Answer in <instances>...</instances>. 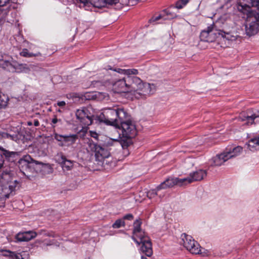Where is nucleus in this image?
Here are the masks:
<instances>
[{
	"instance_id": "f257e3e1",
	"label": "nucleus",
	"mask_w": 259,
	"mask_h": 259,
	"mask_svg": "<svg viewBox=\"0 0 259 259\" xmlns=\"http://www.w3.org/2000/svg\"><path fill=\"white\" fill-rule=\"evenodd\" d=\"M117 71L126 76L118 79L113 83V88L116 92L131 93L136 98H144L155 92L156 89L154 84L144 83L139 77L131 76L138 74L137 69H118Z\"/></svg>"
},
{
	"instance_id": "f03ea898",
	"label": "nucleus",
	"mask_w": 259,
	"mask_h": 259,
	"mask_svg": "<svg viewBox=\"0 0 259 259\" xmlns=\"http://www.w3.org/2000/svg\"><path fill=\"white\" fill-rule=\"evenodd\" d=\"M248 1V4L238 3L237 7L239 11L247 15L245 32L247 35L252 36L259 30V0Z\"/></svg>"
},
{
	"instance_id": "7ed1b4c3",
	"label": "nucleus",
	"mask_w": 259,
	"mask_h": 259,
	"mask_svg": "<svg viewBox=\"0 0 259 259\" xmlns=\"http://www.w3.org/2000/svg\"><path fill=\"white\" fill-rule=\"evenodd\" d=\"M128 115L125 119L121 120L118 125L115 127L116 129H118L119 131H118V137L120 138V140L117 139H110L109 141L111 142V143H107L108 145H112L113 143L120 144L124 150V152L125 155L129 154L127 149L132 144L131 139L134 138L137 133L135 124L131 120H128Z\"/></svg>"
},
{
	"instance_id": "20e7f679",
	"label": "nucleus",
	"mask_w": 259,
	"mask_h": 259,
	"mask_svg": "<svg viewBox=\"0 0 259 259\" xmlns=\"http://www.w3.org/2000/svg\"><path fill=\"white\" fill-rule=\"evenodd\" d=\"M127 116L128 113L124 108L115 106L112 108L105 109L100 114L99 118L101 121L115 127L118 125L121 120L125 119Z\"/></svg>"
},
{
	"instance_id": "39448f33",
	"label": "nucleus",
	"mask_w": 259,
	"mask_h": 259,
	"mask_svg": "<svg viewBox=\"0 0 259 259\" xmlns=\"http://www.w3.org/2000/svg\"><path fill=\"white\" fill-rule=\"evenodd\" d=\"M18 185V182L13 180L10 171L6 170L0 174V194L5 200L13 195Z\"/></svg>"
},
{
	"instance_id": "423d86ee",
	"label": "nucleus",
	"mask_w": 259,
	"mask_h": 259,
	"mask_svg": "<svg viewBox=\"0 0 259 259\" xmlns=\"http://www.w3.org/2000/svg\"><path fill=\"white\" fill-rule=\"evenodd\" d=\"M0 67L10 72H24L27 73L34 70L36 67L33 65L28 66L26 64H18L13 61L12 58L6 54L0 55Z\"/></svg>"
},
{
	"instance_id": "0eeeda50",
	"label": "nucleus",
	"mask_w": 259,
	"mask_h": 259,
	"mask_svg": "<svg viewBox=\"0 0 259 259\" xmlns=\"http://www.w3.org/2000/svg\"><path fill=\"white\" fill-rule=\"evenodd\" d=\"M217 34L219 35H221L222 37L226 38L227 39H232V37H235V36L231 35L230 32H226L221 30H215L214 27L212 25H210L207 28L206 30L201 31L200 38L201 41L212 42L217 37Z\"/></svg>"
},
{
	"instance_id": "6e6552de",
	"label": "nucleus",
	"mask_w": 259,
	"mask_h": 259,
	"mask_svg": "<svg viewBox=\"0 0 259 259\" xmlns=\"http://www.w3.org/2000/svg\"><path fill=\"white\" fill-rule=\"evenodd\" d=\"M180 243L182 244L187 250L192 254H200L203 256L205 254L202 252V249L199 244L195 241L190 235L183 233L181 236Z\"/></svg>"
},
{
	"instance_id": "1a4fd4ad",
	"label": "nucleus",
	"mask_w": 259,
	"mask_h": 259,
	"mask_svg": "<svg viewBox=\"0 0 259 259\" xmlns=\"http://www.w3.org/2000/svg\"><path fill=\"white\" fill-rule=\"evenodd\" d=\"M76 116L83 125L86 126L92 124L94 116L90 110L86 108L77 109Z\"/></svg>"
},
{
	"instance_id": "9d476101",
	"label": "nucleus",
	"mask_w": 259,
	"mask_h": 259,
	"mask_svg": "<svg viewBox=\"0 0 259 259\" xmlns=\"http://www.w3.org/2000/svg\"><path fill=\"white\" fill-rule=\"evenodd\" d=\"M54 136L56 141L60 142L59 145L61 146H71L75 144L78 139V136L76 134L62 135L55 133Z\"/></svg>"
},
{
	"instance_id": "9b49d317",
	"label": "nucleus",
	"mask_w": 259,
	"mask_h": 259,
	"mask_svg": "<svg viewBox=\"0 0 259 259\" xmlns=\"http://www.w3.org/2000/svg\"><path fill=\"white\" fill-rule=\"evenodd\" d=\"M137 244H142L140 250L147 256H151L152 255L153 251L152 248V243L147 236H145L138 239Z\"/></svg>"
},
{
	"instance_id": "f8f14e48",
	"label": "nucleus",
	"mask_w": 259,
	"mask_h": 259,
	"mask_svg": "<svg viewBox=\"0 0 259 259\" xmlns=\"http://www.w3.org/2000/svg\"><path fill=\"white\" fill-rule=\"evenodd\" d=\"M56 161L60 164L63 170H70L73 166V162L66 158L62 153L58 154L56 156Z\"/></svg>"
},
{
	"instance_id": "ddd939ff",
	"label": "nucleus",
	"mask_w": 259,
	"mask_h": 259,
	"mask_svg": "<svg viewBox=\"0 0 259 259\" xmlns=\"http://www.w3.org/2000/svg\"><path fill=\"white\" fill-rule=\"evenodd\" d=\"M95 155L97 161L103 162L104 163L106 159L110 156V153L106 148L99 145L95 152Z\"/></svg>"
},
{
	"instance_id": "4468645a",
	"label": "nucleus",
	"mask_w": 259,
	"mask_h": 259,
	"mask_svg": "<svg viewBox=\"0 0 259 259\" xmlns=\"http://www.w3.org/2000/svg\"><path fill=\"white\" fill-rule=\"evenodd\" d=\"M142 222L140 220H136L134 223L133 235L132 239L135 242H138V239L146 236L141 229Z\"/></svg>"
},
{
	"instance_id": "2eb2a0df",
	"label": "nucleus",
	"mask_w": 259,
	"mask_h": 259,
	"mask_svg": "<svg viewBox=\"0 0 259 259\" xmlns=\"http://www.w3.org/2000/svg\"><path fill=\"white\" fill-rule=\"evenodd\" d=\"M1 254L5 256H8L12 259H27L28 254L25 252L16 253L7 250H1Z\"/></svg>"
},
{
	"instance_id": "dca6fc26",
	"label": "nucleus",
	"mask_w": 259,
	"mask_h": 259,
	"mask_svg": "<svg viewBox=\"0 0 259 259\" xmlns=\"http://www.w3.org/2000/svg\"><path fill=\"white\" fill-rule=\"evenodd\" d=\"M207 175V172L205 170L199 169L193 171L189 174V177L191 183L200 181L203 180Z\"/></svg>"
},
{
	"instance_id": "f3484780",
	"label": "nucleus",
	"mask_w": 259,
	"mask_h": 259,
	"mask_svg": "<svg viewBox=\"0 0 259 259\" xmlns=\"http://www.w3.org/2000/svg\"><path fill=\"white\" fill-rule=\"evenodd\" d=\"M36 236V232L29 231L19 232L16 235V239L19 241H28L34 238Z\"/></svg>"
},
{
	"instance_id": "a211bd4d",
	"label": "nucleus",
	"mask_w": 259,
	"mask_h": 259,
	"mask_svg": "<svg viewBox=\"0 0 259 259\" xmlns=\"http://www.w3.org/2000/svg\"><path fill=\"white\" fill-rule=\"evenodd\" d=\"M242 151V148L240 146H237L233 148H227L224 151L228 159L235 157L239 155Z\"/></svg>"
},
{
	"instance_id": "6ab92c4d",
	"label": "nucleus",
	"mask_w": 259,
	"mask_h": 259,
	"mask_svg": "<svg viewBox=\"0 0 259 259\" xmlns=\"http://www.w3.org/2000/svg\"><path fill=\"white\" fill-rule=\"evenodd\" d=\"M228 160H229V159L226 153L224 152L212 158V163L211 164L214 166H221Z\"/></svg>"
},
{
	"instance_id": "aec40b11",
	"label": "nucleus",
	"mask_w": 259,
	"mask_h": 259,
	"mask_svg": "<svg viewBox=\"0 0 259 259\" xmlns=\"http://www.w3.org/2000/svg\"><path fill=\"white\" fill-rule=\"evenodd\" d=\"M177 182L175 178H169L165 181L161 183L157 187V189L160 190L168 188H171L175 185H177Z\"/></svg>"
},
{
	"instance_id": "412c9836",
	"label": "nucleus",
	"mask_w": 259,
	"mask_h": 259,
	"mask_svg": "<svg viewBox=\"0 0 259 259\" xmlns=\"http://www.w3.org/2000/svg\"><path fill=\"white\" fill-rule=\"evenodd\" d=\"M243 121H246V124H252L253 123L256 124L259 122V110L257 111L255 113L249 115L245 116L242 118Z\"/></svg>"
},
{
	"instance_id": "4be33fe9",
	"label": "nucleus",
	"mask_w": 259,
	"mask_h": 259,
	"mask_svg": "<svg viewBox=\"0 0 259 259\" xmlns=\"http://www.w3.org/2000/svg\"><path fill=\"white\" fill-rule=\"evenodd\" d=\"M176 9L174 6H171L169 8L162 11L163 15V20H170L177 17V14L173 11V10Z\"/></svg>"
},
{
	"instance_id": "5701e85b",
	"label": "nucleus",
	"mask_w": 259,
	"mask_h": 259,
	"mask_svg": "<svg viewBox=\"0 0 259 259\" xmlns=\"http://www.w3.org/2000/svg\"><path fill=\"white\" fill-rule=\"evenodd\" d=\"M0 150L3 151V155L5 156L6 158L10 162H14L17 159L19 154L16 152H10L8 150H4L3 148L0 147Z\"/></svg>"
},
{
	"instance_id": "b1692460",
	"label": "nucleus",
	"mask_w": 259,
	"mask_h": 259,
	"mask_svg": "<svg viewBox=\"0 0 259 259\" xmlns=\"http://www.w3.org/2000/svg\"><path fill=\"white\" fill-rule=\"evenodd\" d=\"M99 146V145L96 144L90 139L87 138L84 139V146L88 152H95L97 147Z\"/></svg>"
},
{
	"instance_id": "393cba45",
	"label": "nucleus",
	"mask_w": 259,
	"mask_h": 259,
	"mask_svg": "<svg viewBox=\"0 0 259 259\" xmlns=\"http://www.w3.org/2000/svg\"><path fill=\"white\" fill-rule=\"evenodd\" d=\"M246 145L248 149L253 151L256 146L259 147V136L250 139Z\"/></svg>"
},
{
	"instance_id": "a878e982",
	"label": "nucleus",
	"mask_w": 259,
	"mask_h": 259,
	"mask_svg": "<svg viewBox=\"0 0 259 259\" xmlns=\"http://www.w3.org/2000/svg\"><path fill=\"white\" fill-rule=\"evenodd\" d=\"M74 3L79 8H84L85 10H88L90 3L89 0H73Z\"/></svg>"
},
{
	"instance_id": "bb28decb",
	"label": "nucleus",
	"mask_w": 259,
	"mask_h": 259,
	"mask_svg": "<svg viewBox=\"0 0 259 259\" xmlns=\"http://www.w3.org/2000/svg\"><path fill=\"white\" fill-rule=\"evenodd\" d=\"M35 161L33 159L28 155L23 156V157L19 160L20 164L28 166V164L32 163Z\"/></svg>"
},
{
	"instance_id": "cd10ccee",
	"label": "nucleus",
	"mask_w": 259,
	"mask_h": 259,
	"mask_svg": "<svg viewBox=\"0 0 259 259\" xmlns=\"http://www.w3.org/2000/svg\"><path fill=\"white\" fill-rule=\"evenodd\" d=\"M176 181L177 182V185L179 186H183L188 184L191 183V181L190 180L189 176L186 178L180 179L178 178H175Z\"/></svg>"
},
{
	"instance_id": "c85d7f7f",
	"label": "nucleus",
	"mask_w": 259,
	"mask_h": 259,
	"mask_svg": "<svg viewBox=\"0 0 259 259\" xmlns=\"http://www.w3.org/2000/svg\"><path fill=\"white\" fill-rule=\"evenodd\" d=\"M190 0H178L175 5H173L177 9H182L189 2Z\"/></svg>"
},
{
	"instance_id": "c756f323",
	"label": "nucleus",
	"mask_w": 259,
	"mask_h": 259,
	"mask_svg": "<svg viewBox=\"0 0 259 259\" xmlns=\"http://www.w3.org/2000/svg\"><path fill=\"white\" fill-rule=\"evenodd\" d=\"M92 2L94 6L97 8L104 7L108 5L106 0H92Z\"/></svg>"
},
{
	"instance_id": "7c9ffc66",
	"label": "nucleus",
	"mask_w": 259,
	"mask_h": 259,
	"mask_svg": "<svg viewBox=\"0 0 259 259\" xmlns=\"http://www.w3.org/2000/svg\"><path fill=\"white\" fill-rule=\"evenodd\" d=\"M9 98L5 95H2L0 96V108H3L7 106Z\"/></svg>"
},
{
	"instance_id": "2f4dec72",
	"label": "nucleus",
	"mask_w": 259,
	"mask_h": 259,
	"mask_svg": "<svg viewBox=\"0 0 259 259\" xmlns=\"http://www.w3.org/2000/svg\"><path fill=\"white\" fill-rule=\"evenodd\" d=\"M125 226V222L122 219H118L112 225V227L115 229L119 228L121 226Z\"/></svg>"
},
{
	"instance_id": "473e14b6",
	"label": "nucleus",
	"mask_w": 259,
	"mask_h": 259,
	"mask_svg": "<svg viewBox=\"0 0 259 259\" xmlns=\"http://www.w3.org/2000/svg\"><path fill=\"white\" fill-rule=\"evenodd\" d=\"M20 55L25 57H32L38 56L37 54H34L29 53L27 49H23L20 53Z\"/></svg>"
},
{
	"instance_id": "72a5a7b5",
	"label": "nucleus",
	"mask_w": 259,
	"mask_h": 259,
	"mask_svg": "<svg viewBox=\"0 0 259 259\" xmlns=\"http://www.w3.org/2000/svg\"><path fill=\"white\" fill-rule=\"evenodd\" d=\"M160 19H163V15L162 12L160 15H159L158 16H154L153 17H152L150 20V22L151 23H152V22H156L157 21H158V20H159Z\"/></svg>"
},
{
	"instance_id": "f704fd0d",
	"label": "nucleus",
	"mask_w": 259,
	"mask_h": 259,
	"mask_svg": "<svg viewBox=\"0 0 259 259\" xmlns=\"http://www.w3.org/2000/svg\"><path fill=\"white\" fill-rule=\"evenodd\" d=\"M158 191L157 188L155 189L151 190L148 192L147 196L150 198H152L157 195V192Z\"/></svg>"
},
{
	"instance_id": "c9c22d12",
	"label": "nucleus",
	"mask_w": 259,
	"mask_h": 259,
	"mask_svg": "<svg viewBox=\"0 0 259 259\" xmlns=\"http://www.w3.org/2000/svg\"><path fill=\"white\" fill-rule=\"evenodd\" d=\"M89 133L91 137L93 138L96 140H98L99 135L96 132L90 131Z\"/></svg>"
},
{
	"instance_id": "e433bc0d",
	"label": "nucleus",
	"mask_w": 259,
	"mask_h": 259,
	"mask_svg": "<svg viewBox=\"0 0 259 259\" xmlns=\"http://www.w3.org/2000/svg\"><path fill=\"white\" fill-rule=\"evenodd\" d=\"M134 219V217L133 215V214H131V213H128V214H127L126 215H125L123 217V220L124 221V220H132L133 219Z\"/></svg>"
},
{
	"instance_id": "4c0bfd02",
	"label": "nucleus",
	"mask_w": 259,
	"mask_h": 259,
	"mask_svg": "<svg viewBox=\"0 0 259 259\" xmlns=\"http://www.w3.org/2000/svg\"><path fill=\"white\" fill-rule=\"evenodd\" d=\"M61 119H58L56 116H55L52 120V124L53 126H54V124H56L57 122H61Z\"/></svg>"
},
{
	"instance_id": "58836bf2",
	"label": "nucleus",
	"mask_w": 259,
	"mask_h": 259,
	"mask_svg": "<svg viewBox=\"0 0 259 259\" xmlns=\"http://www.w3.org/2000/svg\"><path fill=\"white\" fill-rule=\"evenodd\" d=\"M108 5H112L117 4L119 0H106Z\"/></svg>"
},
{
	"instance_id": "ea45409f",
	"label": "nucleus",
	"mask_w": 259,
	"mask_h": 259,
	"mask_svg": "<svg viewBox=\"0 0 259 259\" xmlns=\"http://www.w3.org/2000/svg\"><path fill=\"white\" fill-rule=\"evenodd\" d=\"M0 136H1L3 138H12V136L9 135L8 134L4 132L1 133L0 132Z\"/></svg>"
},
{
	"instance_id": "a19ab883",
	"label": "nucleus",
	"mask_w": 259,
	"mask_h": 259,
	"mask_svg": "<svg viewBox=\"0 0 259 259\" xmlns=\"http://www.w3.org/2000/svg\"><path fill=\"white\" fill-rule=\"evenodd\" d=\"M10 0H0V7L5 6Z\"/></svg>"
},
{
	"instance_id": "79ce46f5",
	"label": "nucleus",
	"mask_w": 259,
	"mask_h": 259,
	"mask_svg": "<svg viewBox=\"0 0 259 259\" xmlns=\"http://www.w3.org/2000/svg\"><path fill=\"white\" fill-rule=\"evenodd\" d=\"M46 235L48 236L52 237L54 238H56L57 237H58L57 235H56L53 232L48 233L47 234H46Z\"/></svg>"
},
{
	"instance_id": "37998d69",
	"label": "nucleus",
	"mask_w": 259,
	"mask_h": 259,
	"mask_svg": "<svg viewBox=\"0 0 259 259\" xmlns=\"http://www.w3.org/2000/svg\"><path fill=\"white\" fill-rule=\"evenodd\" d=\"M101 82L99 81H92V85L94 87H98L99 84H100Z\"/></svg>"
},
{
	"instance_id": "c03bdc74",
	"label": "nucleus",
	"mask_w": 259,
	"mask_h": 259,
	"mask_svg": "<svg viewBox=\"0 0 259 259\" xmlns=\"http://www.w3.org/2000/svg\"><path fill=\"white\" fill-rule=\"evenodd\" d=\"M4 163V160L2 155H0V169L3 167Z\"/></svg>"
},
{
	"instance_id": "a18cd8bd",
	"label": "nucleus",
	"mask_w": 259,
	"mask_h": 259,
	"mask_svg": "<svg viewBox=\"0 0 259 259\" xmlns=\"http://www.w3.org/2000/svg\"><path fill=\"white\" fill-rule=\"evenodd\" d=\"M66 103L64 101H60L57 103V105L60 107H63L65 105Z\"/></svg>"
},
{
	"instance_id": "49530a36",
	"label": "nucleus",
	"mask_w": 259,
	"mask_h": 259,
	"mask_svg": "<svg viewBox=\"0 0 259 259\" xmlns=\"http://www.w3.org/2000/svg\"><path fill=\"white\" fill-rule=\"evenodd\" d=\"M192 161V159H190V158H188V159H186V160H185V163H190L191 164V165L193 166V162L191 161Z\"/></svg>"
},
{
	"instance_id": "de8ad7c7",
	"label": "nucleus",
	"mask_w": 259,
	"mask_h": 259,
	"mask_svg": "<svg viewBox=\"0 0 259 259\" xmlns=\"http://www.w3.org/2000/svg\"><path fill=\"white\" fill-rule=\"evenodd\" d=\"M34 125L35 126H37L39 125V122L37 120H34Z\"/></svg>"
},
{
	"instance_id": "09e8293b",
	"label": "nucleus",
	"mask_w": 259,
	"mask_h": 259,
	"mask_svg": "<svg viewBox=\"0 0 259 259\" xmlns=\"http://www.w3.org/2000/svg\"><path fill=\"white\" fill-rule=\"evenodd\" d=\"M55 244V242L54 241V240H52L51 242H50L49 243H47V245H53Z\"/></svg>"
},
{
	"instance_id": "8fccbe9b",
	"label": "nucleus",
	"mask_w": 259,
	"mask_h": 259,
	"mask_svg": "<svg viewBox=\"0 0 259 259\" xmlns=\"http://www.w3.org/2000/svg\"><path fill=\"white\" fill-rule=\"evenodd\" d=\"M27 125H32V123L31 121H28V122H27Z\"/></svg>"
},
{
	"instance_id": "3c124183",
	"label": "nucleus",
	"mask_w": 259,
	"mask_h": 259,
	"mask_svg": "<svg viewBox=\"0 0 259 259\" xmlns=\"http://www.w3.org/2000/svg\"><path fill=\"white\" fill-rule=\"evenodd\" d=\"M141 259H147L146 257H144L143 256H141Z\"/></svg>"
},
{
	"instance_id": "603ef678",
	"label": "nucleus",
	"mask_w": 259,
	"mask_h": 259,
	"mask_svg": "<svg viewBox=\"0 0 259 259\" xmlns=\"http://www.w3.org/2000/svg\"><path fill=\"white\" fill-rule=\"evenodd\" d=\"M0 198L1 199H3L4 200H5L4 198V196H2V197H0Z\"/></svg>"
},
{
	"instance_id": "864d4df0",
	"label": "nucleus",
	"mask_w": 259,
	"mask_h": 259,
	"mask_svg": "<svg viewBox=\"0 0 259 259\" xmlns=\"http://www.w3.org/2000/svg\"><path fill=\"white\" fill-rule=\"evenodd\" d=\"M35 163H36V164H40V162H36Z\"/></svg>"
},
{
	"instance_id": "5fc2aeb1",
	"label": "nucleus",
	"mask_w": 259,
	"mask_h": 259,
	"mask_svg": "<svg viewBox=\"0 0 259 259\" xmlns=\"http://www.w3.org/2000/svg\"><path fill=\"white\" fill-rule=\"evenodd\" d=\"M2 94H1V93L0 92V96L2 95Z\"/></svg>"
}]
</instances>
